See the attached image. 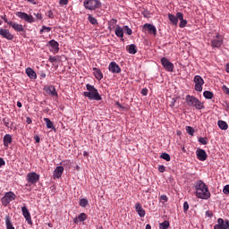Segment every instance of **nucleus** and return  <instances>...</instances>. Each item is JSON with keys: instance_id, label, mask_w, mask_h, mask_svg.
Segmentation results:
<instances>
[{"instance_id": "2", "label": "nucleus", "mask_w": 229, "mask_h": 229, "mask_svg": "<svg viewBox=\"0 0 229 229\" xmlns=\"http://www.w3.org/2000/svg\"><path fill=\"white\" fill-rule=\"evenodd\" d=\"M86 89L88 91L83 92V96H85V98H88L90 101H101V95H99V92L96 87L87 84Z\"/></svg>"}, {"instance_id": "16", "label": "nucleus", "mask_w": 229, "mask_h": 229, "mask_svg": "<svg viewBox=\"0 0 229 229\" xmlns=\"http://www.w3.org/2000/svg\"><path fill=\"white\" fill-rule=\"evenodd\" d=\"M21 212L28 225H33V222L31 221V214H30V210H28V208H26V206L21 208Z\"/></svg>"}, {"instance_id": "59", "label": "nucleus", "mask_w": 229, "mask_h": 229, "mask_svg": "<svg viewBox=\"0 0 229 229\" xmlns=\"http://www.w3.org/2000/svg\"><path fill=\"white\" fill-rule=\"evenodd\" d=\"M26 123H27V124H31V123H32L31 118L27 117Z\"/></svg>"}, {"instance_id": "26", "label": "nucleus", "mask_w": 229, "mask_h": 229, "mask_svg": "<svg viewBox=\"0 0 229 229\" xmlns=\"http://www.w3.org/2000/svg\"><path fill=\"white\" fill-rule=\"evenodd\" d=\"M168 19L170 21V22H172V24H174V26H178V13H176V16L174 14H168Z\"/></svg>"}, {"instance_id": "10", "label": "nucleus", "mask_w": 229, "mask_h": 229, "mask_svg": "<svg viewBox=\"0 0 229 229\" xmlns=\"http://www.w3.org/2000/svg\"><path fill=\"white\" fill-rule=\"evenodd\" d=\"M161 64L168 72H173L174 71V64L169 61L166 57L161 58Z\"/></svg>"}, {"instance_id": "50", "label": "nucleus", "mask_w": 229, "mask_h": 229, "mask_svg": "<svg viewBox=\"0 0 229 229\" xmlns=\"http://www.w3.org/2000/svg\"><path fill=\"white\" fill-rule=\"evenodd\" d=\"M158 171H159V173H165V166H164V165H159V166H158Z\"/></svg>"}, {"instance_id": "36", "label": "nucleus", "mask_w": 229, "mask_h": 229, "mask_svg": "<svg viewBox=\"0 0 229 229\" xmlns=\"http://www.w3.org/2000/svg\"><path fill=\"white\" fill-rule=\"evenodd\" d=\"M199 142L200 143V144H202L203 146H207V144H208V138H207V137H200V138H199Z\"/></svg>"}, {"instance_id": "5", "label": "nucleus", "mask_w": 229, "mask_h": 229, "mask_svg": "<svg viewBox=\"0 0 229 229\" xmlns=\"http://www.w3.org/2000/svg\"><path fill=\"white\" fill-rule=\"evenodd\" d=\"M15 198H17V196L15 195V193H13V191L6 192L2 198V205L4 207H8V205H10L12 201L15 200Z\"/></svg>"}, {"instance_id": "6", "label": "nucleus", "mask_w": 229, "mask_h": 229, "mask_svg": "<svg viewBox=\"0 0 229 229\" xmlns=\"http://www.w3.org/2000/svg\"><path fill=\"white\" fill-rule=\"evenodd\" d=\"M210 43L213 49H219L223 46V36L216 34L210 39Z\"/></svg>"}, {"instance_id": "54", "label": "nucleus", "mask_w": 229, "mask_h": 229, "mask_svg": "<svg viewBox=\"0 0 229 229\" xmlns=\"http://www.w3.org/2000/svg\"><path fill=\"white\" fill-rule=\"evenodd\" d=\"M49 19H54L55 18V14H53V12L49 11L48 14H47Z\"/></svg>"}, {"instance_id": "47", "label": "nucleus", "mask_w": 229, "mask_h": 229, "mask_svg": "<svg viewBox=\"0 0 229 229\" xmlns=\"http://www.w3.org/2000/svg\"><path fill=\"white\" fill-rule=\"evenodd\" d=\"M3 123H4V126H6L7 128L10 125V120L8 118H4Z\"/></svg>"}, {"instance_id": "18", "label": "nucleus", "mask_w": 229, "mask_h": 229, "mask_svg": "<svg viewBox=\"0 0 229 229\" xmlns=\"http://www.w3.org/2000/svg\"><path fill=\"white\" fill-rule=\"evenodd\" d=\"M143 28L148 29V31L150 35L157 37V27L151 23H146L143 25Z\"/></svg>"}, {"instance_id": "37", "label": "nucleus", "mask_w": 229, "mask_h": 229, "mask_svg": "<svg viewBox=\"0 0 229 229\" xmlns=\"http://www.w3.org/2000/svg\"><path fill=\"white\" fill-rule=\"evenodd\" d=\"M80 207H82L83 208H85V207H87V205H89V200L87 199H81L79 202Z\"/></svg>"}, {"instance_id": "4", "label": "nucleus", "mask_w": 229, "mask_h": 229, "mask_svg": "<svg viewBox=\"0 0 229 229\" xmlns=\"http://www.w3.org/2000/svg\"><path fill=\"white\" fill-rule=\"evenodd\" d=\"M83 6L86 10H96L101 6V2L98 0H84Z\"/></svg>"}, {"instance_id": "61", "label": "nucleus", "mask_w": 229, "mask_h": 229, "mask_svg": "<svg viewBox=\"0 0 229 229\" xmlns=\"http://www.w3.org/2000/svg\"><path fill=\"white\" fill-rule=\"evenodd\" d=\"M225 72L229 74V63H227L225 65Z\"/></svg>"}, {"instance_id": "43", "label": "nucleus", "mask_w": 229, "mask_h": 229, "mask_svg": "<svg viewBox=\"0 0 229 229\" xmlns=\"http://www.w3.org/2000/svg\"><path fill=\"white\" fill-rule=\"evenodd\" d=\"M123 31H125V33L127 35H131V33H133V31L131 30V29H130V27L128 26H123Z\"/></svg>"}, {"instance_id": "39", "label": "nucleus", "mask_w": 229, "mask_h": 229, "mask_svg": "<svg viewBox=\"0 0 229 229\" xmlns=\"http://www.w3.org/2000/svg\"><path fill=\"white\" fill-rule=\"evenodd\" d=\"M186 132L191 137H194V128L191 126H186Z\"/></svg>"}, {"instance_id": "21", "label": "nucleus", "mask_w": 229, "mask_h": 229, "mask_svg": "<svg viewBox=\"0 0 229 229\" xmlns=\"http://www.w3.org/2000/svg\"><path fill=\"white\" fill-rule=\"evenodd\" d=\"M135 210L138 213V215L140 216V217H144V216H146V210H144V208H142V204L136 203Z\"/></svg>"}, {"instance_id": "23", "label": "nucleus", "mask_w": 229, "mask_h": 229, "mask_svg": "<svg viewBox=\"0 0 229 229\" xmlns=\"http://www.w3.org/2000/svg\"><path fill=\"white\" fill-rule=\"evenodd\" d=\"M177 19H179V28H185L187 26V20L183 19V13H177Z\"/></svg>"}, {"instance_id": "11", "label": "nucleus", "mask_w": 229, "mask_h": 229, "mask_svg": "<svg viewBox=\"0 0 229 229\" xmlns=\"http://www.w3.org/2000/svg\"><path fill=\"white\" fill-rule=\"evenodd\" d=\"M214 229H229V220L218 218L217 224L214 225Z\"/></svg>"}, {"instance_id": "1", "label": "nucleus", "mask_w": 229, "mask_h": 229, "mask_svg": "<svg viewBox=\"0 0 229 229\" xmlns=\"http://www.w3.org/2000/svg\"><path fill=\"white\" fill-rule=\"evenodd\" d=\"M195 196L199 198V199H208L210 198V191H208V187L203 181H199L195 184Z\"/></svg>"}, {"instance_id": "19", "label": "nucleus", "mask_w": 229, "mask_h": 229, "mask_svg": "<svg viewBox=\"0 0 229 229\" xmlns=\"http://www.w3.org/2000/svg\"><path fill=\"white\" fill-rule=\"evenodd\" d=\"M8 26H12L13 30H14V31H24V27L22 26V24H19L17 22H13V21H9L8 22Z\"/></svg>"}, {"instance_id": "64", "label": "nucleus", "mask_w": 229, "mask_h": 229, "mask_svg": "<svg viewBox=\"0 0 229 229\" xmlns=\"http://www.w3.org/2000/svg\"><path fill=\"white\" fill-rule=\"evenodd\" d=\"M146 229H151V225H150L149 224H148V225H146Z\"/></svg>"}, {"instance_id": "55", "label": "nucleus", "mask_w": 229, "mask_h": 229, "mask_svg": "<svg viewBox=\"0 0 229 229\" xmlns=\"http://www.w3.org/2000/svg\"><path fill=\"white\" fill-rule=\"evenodd\" d=\"M167 196H165V195H162L161 197H160V200L161 201H167Z\"/></svg>"}, {"instance_id": "8", "label": "nucleus", "mask_w": 229, "mask_h": 229, "mask_svg": "<svg viewBox=\"0 0 229 229\" xmlns=\"http://www.w3.org/2000/svg\"><path fill=\"white\" fill-rule=\"evenodd\" d=\"M193 81L195 83V90L197 92H202L203 85H205V81L203 80V78L199 75H196L193 79Z\"/></svg>"}, {"instance_id": "33", "label": "nucleus", "mask_w": 229, "mask_h": 229, "mask_svg": "<svg viewBox=\"0 0 229 229\" xmlns=\"http://www.w3.org/2000/svg\"><path fill=\"white\" fill-rule=\"evenodd\" d=\"M61 165H63V167H67V169H71V165H72V163L70 159H65L61 162Z\"/></svg>"}, {"instance_id": "7", "label": "nucleus", "mask_w": 229, "mask_h": 229, "mask_svg": "<svg viewBox=\"0 0 229 229\" xmlns=\"http://www.w3.org/2000/svg\"><path fill=\"white\" fill-rule=\"evenodd\" d=\"M16 17H19V19L25 21V22H28L29 24H33V22H35V18L26 13L17 12Z\"/></svg>"}, {"instance_id": "49", "label": "nucleus", "mask_w": 229, "mask_h": 229, "mask_svg": "<svg viewBox=\"0 0 229 229\" xmlns=\"http://www.w3.org/2000/svg\"><path fill=\"white\" fill-rule=\"evenodd\" d=\"M48 61L50 62V64H55V62H56V57L55 56H50L48 58Z\"/></svg>"}, {"instance_id": "31", "label": "nucleus", "mask_w": 229, "mask_h": 229, "mask_svg": "<svg viewBox=\"0 0 229 229\" xmlns=\"http://www.w3.org/2000/svg\"><path fill=\"white\" fill-rule=\"evenodd\" d=\"M117 24V20L115 19H111L109 21H108V30H114V28H116Z\"/></svg>"}, {"instance_id": "46", "label": "nucleus", "mask_w": 229, "mask_h": 229, "mask_svg": "<svg viewBox=\"0 0 229 229\" xmlns=\"http://www.w3.org/2000/svg\"><path fill=\"white\" fill-rule=\"evenodd\" d=\"M222 90H223V92H225V94H227V96H229V88H228V87H226L225 85H224V86L222 87Z\"/></svg>"}, {"instance_id": "58", "label": "nucleus", "mask_w": 229, "mask_h": 229, "mask_svg": "<svg viewBox=\"0 0 229 229\" xmlns=\"http://www.w3.org/2000/svg\"><path fill=\"white\" fill-rule=\"evenodd\" d=\"M28 3H30L31 4H37V0H27Z\"/></svg>"}, {"instance_id": "53", "label": "nucleus", "mask_w": 229, "mask_h": 229, "mask_svg": "<svg viewBox=\"0 0 229 229\" xmlns=\"http://www.w3.org/2000/svg\"><path fill=\"white\" fill-rule=\"evenodd\" d=\"M142 96H148V89H141Z\"/></svg>"}, {"instance_id": "27", "label": "nucleus", "mask_w": 229, "mask_h": 229, "mask_svg": "<svg viewBox=\"0 0 229 229\" xmlns=\"http://www.w3.org/2000/svg\"><path fill=\"white\" fill-rule=\"evenodd\" d=\"M93 74L98 81L103 80V72L98 68H93Z\"/></svg>"}, {"instance_id": "63", "label": "nucleus", "mask_w": 229, "mask_h": 229, "mask_svg": "<svg viewBox=\"0 0 229 229\" xmlns=\"http://www.w3.org/2000/svg\"><path fill=\"white\" fill-rule=\"evenodd\" d=\"M79 221H80V219L78 217L73 219V222L75 223V225H78Z\"/></svg>"}, {"instance_id": "51", "label": "nucleus", "mask_w": 229, "mask_h": 229, "mask_svg": "<svg viewBox=\"0 0 229 229\" xmlns=\"http://www.w3.org/2000/svg\"><path fill=\"white\" fill-rule=\"evenodd\" d=\"M206 216L207 217H212L214 216V213H212V211L210 210H208L206 211Z\"/></svg>"}, {"instance_id": "60", "label": "nucleus", "mask_w": 229, "mask_h": 229, "mask_svg": "<svg viewBox=\"0 0 229 229\" xmlns=\"http://www.w3.org/2000/svg\"><path fill=\"white\" fill-rule=\"evenodd\" d=\"M116 106L118 108H122L123 110H124V107L119 102H116Z\"/></svg>"}, {"instance_id": "28", "label": "nucleus", "mask_w": 229, "mask_h": 229, "mask_svg": "<svg viewBox=\"0 0 229 229\" xmlns=\"http://www.w3.org/2000/svg\"><path fill=\"white\" fill-rule=\"evenodd\" d=\"M44 121L47 123V128L48 130H55V124L49 118H44Z\"/></svg>"}, {"instance_id": "30", "label": "nucleus", "mask_w": 229, "mask_h": 229, "mask_svg": "<svg viewBox=\"0 0 229 229\" xmlns=\"http://www.w3.org/2000/svg\"><path fill=\"white\" fill-rule=\"evenodd\" d=\"M127 51L130 53V55H135L137 53V46L134 44L130 45Z\"/></svg>"}, {"instance_id": "62", "label": "nucleus", "mask_w": 229, "mask_h": 229, "mask_svg": "<svg viewBox=\"0 0 229 229\" xmlns=\"http://www.w3.org/2000/svg\"><path fill=\"white\" fill-rule=\"evenodd\" d=\"M17 106H18V108H22V103H21V102H17Z\"/></svg>"}, {"instance_id": "3", "label": "nucleus", "mask_w": 229, "mask_h": 229, "mask_svg": "<svg viewBox=\"0 0 229 229\" xmlns=\"http://www.w3.org/2000/svg\"><path fill=\"white\" fill-rule=\"evenodd\" d=\"M186 103L189 106H192L193 108H196V110H203L205 108V106L203 105V102L199 101L198 98L191 95H187L186 98Z\"/></svg>"}, {"instance_id": "34", "label": "nucleus", "mask_w": 229, "mask_h": 229, "mask_svg": "<svg viewBox=\"0 0 229 229\" xmlns=\"http://www.w3.org/2000/svg\"><path fill=\"white\" fill-rule=\"evenodd\" d=\"M203 96L206 99H212L214 98V93L212 91L206 90L203 92Z\"/></svg>"}, {"instance_id": "38", "label": "nucleus", "mask_w": 229, "mask_h": 229, "mask_svg": "<svg viewBox=\"0 0 229 229\" xmlns=\"http://www.w3.org/2000/svg\"><path fill=\"white\" fill-rule=\"evenodd\" d=\"M160 158H163V160H165L166 162L171 161V156H169L167 153L161 154Z\"/></svg>"}, {"instance_id": "15", "label": "nucleus", "mask_w": 229, "mask_h": 229, "mask_svg": "<svg viewBox=\"0 0 229 229\" xmlns=\"http://www.w3.org/2000/svg\"><path fill=\"white\" fill-rule=\"evenodd\" d=\"M64 166H56L53 173L54 180H60V178H62V175L64 174Z\"/></svg>"}, {"instance_id": "25", "label": "nucleus", "mask_w": 229, "mask_h": 229, "mask_svg": "<svg viewBox=\"0 0 229 229\" xmlns=\"http://www.w3.org/2000/svg\"><path fill=\"white\" fill-rule=\"evenodd\" d=\"M114 33H115L116 37L123 38V37H124V28L123 29V28H121V26L116 25Z\"/></svg>"}, {"instance_id": "44", "label": "nucleus", "mask_w": 229, "mask_h": 229, "mask_svg": "<svg viewBox=\"0 0 229 229\" xmlns=\"http://www.w3.org/2000/svg\"><path fill=\"white\" fill-rule=\"evenodd\" d=\"M44 31H47V33H49V31H51V27L42 26V29L40 30V33H44Z\"/></svg>"}, {"instance_id": "29", "label": "nucleus", "mask_w": 229, "mask_h": 229, "mask_svg": "<svg viewBox=\"0 0 229 229\" xmlns=\"http://www.w3.org/2000/svg\"><path fill=\"white\" fill-rule=\"evenodd\" d=\"M217 124L220 130H228V123L226 122L220 120L217 122Z\"/></svg>"}, {"instance_id": "35", "label": "nucleus", "mask_w": 229, "mask_h": 229, "mask_svg": "<svg viewBox=\"0 0 229 229\" xmlns=\"http://www.w3.org/2000/svg\"><path fill=\"white\" fill-rule=\"evenodd\" d=\"M169 226H170V224H169V221H167V220H165L164 222H162L159 225L160 229H167V228H169Z\"/></svg>"}, {"instance_id": "45", "label": "nucleus", "mask_w": 229, "mask_h": 229, "mask_svg": "<svg viewBox=\"0 0 229 229\" xmlns=\"http://www.w3.org/2000/svg\"><path fill=\"white\" fill-rule=\"evenodd\" d=\"M188 211H189V202L185 201V202L183 203V212H184L185 214H187Z\"/></svg>"}, {"instance_id": "13", "label": "nucleus", "mask_w": 229, "mask_h": 229, "mask_svg": "<svg viewBox=\"0 0 229 229\" xmlns=\"http://www.w3.org/2000/svg\"><path fill=\"white\" fill-rule=\"evenodd\" d=\"M196 156L197 158L200 160V162H205V160H207V158L208 157L207 152L203 148H198L196 150Z\"/></svg>"}, {"instance_id": "12", "label": "nucleus", "mask_w": 229, "mask_h": 229, "mask_svg": "<svg viewBox=\"0 0 229 229\" xmlns=\"http://www.w3.org/2000/svg\"><path fill=\"white\" fill-rule=\"evenodd\" d=\"M108 70L113 74H119V72H121V67L115 62H111L109 64Z\"/></svg>"}, {"instance_id": "20", "label": "nucleus", "mask_w": 229, "mask_h": 229, "mask_svg": "<svg viewBox=\"0 0 229 229\" xmlns=\"http://www.w3.org/2000/svg\"><path fill=\"white\" fill-rule=\"evenodd\" d=\"M48 44L51 47V51H53L54 54H56L58 53V51H60V47H59L60 44H58L57 41L52 39L48 42Z\"/></svg>"}, {"instance_id": "32", "label": "nucleus", "mask_w": 229, "mask_h": 229, "mask_svg": "<svg viewBox=\"0 0 229 229\" xmlns=\"http://www.w3.org/2000/svg\"><path fill=\"white\" fill-rule=\"evenodd\" d=\"M5 225L6 229H15V227H13V225H12V221L10 220L9 216H5Z\"/></svg>"}, {"instance_id": "14", "label": "nucleus", "mask_w": 229, "mask_h": 229, "mask_svg": "<svg viewBox=\"0 0 229 229\" xmlns=\"http://www.w3.org/2000/svg\"><path fill=\"white\" fill-rule=\"evenodd\" d=\"M44 90L48 96H55L56 98L58 97V92H56V89L54 85L45 86Z\"/></svg>"}, {"instance_id": "56", "label": "nucleus", "mask_w": 229, "mask_h": 229, "mask_svg": "<svg viewBox=\"0 0 229 229\" xmlns=\"http://www.w3.org/2000/svg\"><path fill=\"white\" fill-rule=\"evenodd\" d=\"M1 19H3V21H4L7 24L8 22H10L8 21V18H6V15L1 16Z\"/></svg>"}, {"instance_id": "22", "label": "nucleus", "mask_w": 229, "mask_h": 229, "mask_svg": "<svg viewBox=\"0 0 229 229\" xmlns=\"http://www.w3.org/2000/svg\"><path fill=\"white\" fill-rule=\"evenodd\" d=\"M25 72L30 80H37V72H35L32 68H26Z\"/></svg>"}, {"instance_id": "9", "label": "nucleus", "mask_w": 229, "mask_h": 229, "mask_svg": "<svg viewBox=\"0 0 229 229\" xmlns=\"http://www.w3.org/2000/svg\"><path fill=\"white\" fill-rule=\"evenodd\" d=\"M26 180L28 183L35 185L38 182V180H40V175L35 172H30L27 174Z\"/></svg>"}, {"instance_id": "24", "label": "nucleus", "mask_w": 229, "mask_h": 229, "mask_svg": "<svg viewBox=\"0 0 229 229\" xmlns=\"http://www.w3.org/2000/svg\"><path fill=\"white\" fill-rule=\"evenodd\" d=\"M12 135L10 134H5L4 136L3 141H4V146L6 149H8V147L10 146V144H12Z\"/></svg>"}, {"instance_id": "41", "label": "nucleus", "mask_w": 229, "mask_h": 229, "mask_svg": "<svg viewBox=\"0 0 229 229\" xmlns=\"http://www.w3.org/2000/svg\"><path fill=\"white\" fill-rule=\"evenodd\" d=\"M78 219H79V221H81V222L86 221V220H87V214H85V213H81V214L78 216Z\"/></svg>"}, {"instance_id": "40", "label": "nucleus", "mask_w": 229, "mask_h": 229, "mask_svg": "<svg viewBox=\"0 0 229 229\" xmlns=\"http://www.w3.org/2000/svg\"><path fill=\"white\" fill-rule=\"evenodd\" d=\"M90 24H93L94 26H96V24H98V20L96 18H94L92 15L89 14L88 17Z\"/></svg>"}, {"instance_id": "52", "label": "nucleus", "mask_w": 229, "mask_h": 229, "mask_svg": "<svg viewBox=\"0 0 229 229\" xmlns=\"http://www.w3.org/2000/svg\"><path fill=\"white\" fill-rule=\"evenodd\" d=\"M34 140L37 144L40 142V137L38 135L34 136Z\"/></svg>"}, {"instance_id": "17", "label": "nucleus", "mask_w": 229, "mask_h": 229, "mask_svg": "<svg viewBox=\"0 0 229 229\" xmlns=\"http://www.w3.org/2000/svg\"><path fill=\"white\" fill-rule=\"evenodd\" d=\"M0 35L3 38H6L7 40H13V35L10 33L9 30L0 29Z\"/></svg>"}, {"instance_id": "42", "label": "nucleus", "mask_w": 229, "mask_h": 229, "mask_svg": "<svg viewBox=\"0 0 229 229\" xmlns=\"http://www.w3.org/2000/svg\"><path fill=\"white\" fill-rule=\"evenodd\" d=\"M33 15L36 17L34 18L35 21H42V13H34Z\"/></svg>"}, {"instance_id": "48", "label": "nucleus", "mask_w": 229, "mask_h": 229, "mask_svg": "<svg viewBox=\"0 0 229 229\" xmlns=\"http://www.w3.org/2000/svg\"><path fill=\"white\" fill-rule=\"evenodd\" d=\"M59 4L65 6V5L69 4V0H60Z\"/></svg>"}, {"instance_id": "57", "label": "nucleus", "mask_w": 229, "mask_h": 229, "mask_svg": "<svg viewBox=\"0 0 229 229\" xmlns=\"http://www.w3.org/2000/svg\"><path fill=\"white\" fill-rule=\"evenodd\" d=\"M4 165V159L3 157H0V167Z\"/></svg>"}]
</instances>
